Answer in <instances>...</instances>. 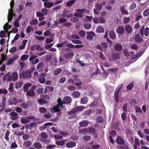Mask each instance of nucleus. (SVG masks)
Listing matches in <instances>:
<instances>
[{
  "instance_id": "f257e3e1",
  "label": "nucleus",
  "mask_w": 149,
  "mask_h": 149,
  "mask_svg": "<svg viewBox=\"0 0 149 149\" xmlns=\"http://www.w3.org/2000/svg\"><path fill=\"white\" fill-rule=\"evenodd\" d=\"M86 10V9H78L76 10L77 13H75L74 15L76 17H82L83 16V14L84 12Z\"/></svg>"
},
{
  "instance_id": "f03ea898",
  "label": "nucleus",
  "mask_w": 149,
  "mask_h": 149,
  "mask_svg": "<svg viewBox=\"0 0 149 149\" xmlns=\"http://www.w3.org/2000/svg\"><path fill=\"white\" fill-rule=\"evenodd\" d=\"M22 78L23 79H29L31 77V73L30 71L27 70L23 72L22 74Z\"/></svg>"
},
{
  "instance_id": "7ed1b4c3",
  "label": "nucleus",
  "mask_w": 149,
  "mask_h": 149,
  "mask_svg": "<svg viewBox=\"0 0 149 149\" xmlns=\"http://www.w3.org/2000/svg\"><path fill=\"white\" fill-rule=\"evenodd\" d=\"M87 36L86 39L88 40H91L95 37V35L93 31L86 32Z\"/></svg>"
},
{
  "instance_id": "20e7f679",
  "label": "nucleus",
  "mask_w": 149,
  "mask_h": 149,
  "mask_svg": "<svg viewBox=\"0 0 149 149\" xmlns=\"http://www.w3.org/2000/svg\"><path fill=\"white\" fill-rule=\"evenodd\" d=\"M116 142L118 144L120 145H124L125 144L124 140L120 136H117Z\"/></svg>"
},
{
  "instance_id": "39448f33",
  "label": "nucleus",
  "mask_w": 149,
  "mask_h": 149,
  "mask_svg": "<svg viewBox=\"0 0 149 149\" xmlns=\"http://www.w3.org/2000/svg\"><path fill=\"white\" fill-rule=\"evenodd\" d=\"M116 31L119 34L122 35L123 34L125 31L124 27L121 25L118 26L117 28Z\"/></svg>"
},
{
  "instance_id": "423d86ee",
  "label": "nucleus",
  "mask_w": 149,
  "mask_h": 149,
  "mask_svg": "<svg viewBox=\"0 0 149 149\" xmlns=\"http://www.w3.org/2000/svg\"><path fill=\"white\" fill-rule=\"evenodd\" d=\"M125 29L128 34L132 33L133 31V29L132 26L130 24H127L125 26Z\"/></svg>"
},
{
  "instance_id": "0eeeda50",
  "label": "nucleus",
  "mask_w": 149,
  "mask_h": 149,
  "mask_svg": "<svg viewBox=\"0 0 149 149\" xmlns=\"http://www.w3.org/2000/svg\"><path fill=\"white\" fill-rule=\"evenodd\" d=\"M135 40L138 43H140L143 41V39L139 34H136L135 37Z\"/></svg>"
},
{
  "instance_id": "6e6552de",
  "label": "nucleus",
  "mask_w": 149,
  "mask_h": 149,
  "mask_svg": "<svg viewBox=\"0 0 149 149\" xmlns=\"http://www.w3.org/2000/svg\"><path fill=\"white\" fill-rule=\"evenodd\" d=\"M114 48L116 51H120L123 49V46L121 44L118 43H117L114 45Z\"/></svg>"
},
{
  "instance_id": "1a4fd4ad",
  "label": "nucleus",
  "mask_w": 149,
  "mask_h": 149,
  "mask_svg": "<svg viewBox=\"0 0 149 149\" xmlns=\"http://www.w3.org/2000/svg\"><path fill=\"white\" fill-rule=\"evenodd\" d=\"M10 115L11 117V119L13 120H16L18 118L17 113L14 111L11 112Z\"/></svg>"
},
{
  "instance_id": "9d476101",
  "label": "nucleus",
  "mask_w": 149,
  "mask_h": 149,
  "mask_svg": "<svg viewBox=\"0 0 149 149\" xmlns=\"http://www.w3.org/2000/svg\"><path fill=\"white\" fill-rule=\"evenodd\" d=\"M126 6L127 7V6H126L123 5L120 8V11L123 14L127 15L128 14V11L126 10Z\"/></svg>"
},
{
  "instance_id": "9b49d317",
  "label": "nucleus",
  "mask_w": 149,
  "mask_h": 149,
  "mask_svg": "<svg viewBox=\"0 0 149 149\" xmlns=\"http://www.w3.org/2000/svg\"><path fill=\"white\" fill-rule=\"evenodd\" d=\"M63 100L65 104H69L71 102L72 100L71 98L69 96H65L63 98Z\"/></svg>"
},
{
  "instance_id": "f8f14e48",
  "label": "nucleus",
  "mask_w": 149,
  "mask_h": 149,
  "mask_svg": "<svg viewBox=\"0 0 149 149\" xmlns=\"http://www.w3.org/2000/svg\"><path fill=\"white\" fill-rule=\"evenodd\" d=\"M89 122L86 120H83L79 123L80 126L83 127L87 126L89 124Z\"/></svg>"
},
{
  "instance_id": "ddd939ff",
  "label": "nucleus",
  "mask_w": 149,
  "mask_h": 149,
  "mask_svg": "<svg viewBox=\"0 0 149 149\" xmlns=\"http://www.w3.org/2000/svg\"><path fill=\"white\" fill-rule=\"evenodd\" d=\"M37 102L41 106L43 105V104H45L47 103V100L42 98L38 99Z\"/></svg>"
},
{
  "instance_id": "4468645a",
  "label": "nucleus",
  "mask_w": 149,
  "mask_h": 149,
  "mask_svg": "<svg viewBox=\"0 0 149 149\" xmlns=\"http://www.w3.org/2000/svg\"><path fill=\"white\" fill-rule=\"evenodd\" d=\"M76 143L73 141H70L66 143V146L69 148H72L76 145Z\"/></svg>"
},
{
  "instance_id": "2eb2a0df",
  "label": "nucleus",
  "mask_w": 149,
  "mask_h": 149,
  "mask_svg": "<svg viewBox=\"0 0 149 149\" xmlns=\"http://www.w3.org/2000/svg\"><path fill=\"white\" fill-rule=\"evenodd\" d=\"M109 36L111 39H115L116 38V36L114 31L112 30H111L109 33Z\"/></svg>"
},
{
  "instance_id": "dca6fc26",
  "label": "nucleus",
  "mask_w": 149,
  "mask_h": 149,
  "mask_svg": "<svg viewBox=\"0 0 149 149\" xmlns=\"http://www.w3.org/2000/svg\"><path fill=\"white\" fill-rule=\"evenodd\" d=\"M3 80L4 81H6V80L7 81H12V76L8 74V73L4 76Z\"/></svg>"
},
{
  "instance_id": "f3484780",
  "label": "nucleus",
  "mask_w": 149,
  "mask_h": 149,
  "mask_svg": "<svg viewBox=\"0 0 149 149\" xmlns=\"http://www.w3.org/2000/svg\"><path fill=\"white\" fill-rule=\"evenodd\" d=\"M13 10H9V13L8 15V22H10L13 18Z\"/></svg>"
},
{
  "instance_id": "a211bd4d",
  "label": "nucleus",
  "mask_w": 149,
  "mask_h": 149,
  "mask_svg": "<svg viewBox=\"0 0 149 149\" xmlns=\"http://www.w3.org/2000/svg\"><path fill=\"white\" fill-rule=\"evenodd\" d=\"M43 5L44 6L47 8H51L54 5V3L52 2H44Z\"/></svg>"
},
{
  "instance_id": "6ab92c4d",
  "label": "nucleus",
  "mask_w": 149,
  "mask_h": 149,
  "mask_svg": "<svg viewBox=\"0 0 149 149\" xmlns=\"http://www.w3.org/2000/svg\"><path fill=\"white\" fill-rule=\"evenodd\" d=\"M27 95L29 97H34L35 95V93L32 89H30L26 92Z\"/></svg>"
},
{
  "instance_id": "aec40b11",
  "label": "nucleus",
  "mask_w": 149,
  "mask_h": 149,
  "mask_svg": "<svg viewBox=\"0 0 149 149\" xmlns=\"http://www.w3.org/2000/svg\"><path fill=\"white\" fill-rule=\"evenodd\" d=\"M65 139H62L61 141H56V144L58 146H63L65 144Z\"/></svg>"
},
{
  "instance_id": "412c9836",
  "label": "nucleus",
  "mask_w": 149,
  "mask_h": 149,
  "mask_svg": "<svg viewBox=\"0 0 149 149\" xmlns=\"http://www.w3.org/2000/svg\"><path fill=\"white\" fill-rule=\"evenodd\" d=\"M31 86V84L30 83H27L24 85L23 86L24 91V92H27L29 89V87Z\"/></svg>"
},
{
  "instance_id": "4be33fe9",
  "label": "nucleus",
  "mask_w": 149,
  "mask_h": 149,
  "mask_svg": "<svg viewBox=\"0 0 149 149\" xmlns=\"http://www.w3.org/2000/svg\"><path fill=\"white\" fill-rule=\"evenodd\" d=\"M12 76V80L15 81L17 80L18 78V74L17 72H14L13 73Z\"/></svg>"
},
{
  "instance_id": "5701e85b",
  "label": "nucleus",
  "mask_w": 149,
  "mask_h": 149,
  "mask_svg": "<svg viewBox=\"0 0 149 149\" xmlns=\"http://www.w3.org/2000/svg\"><path fill=\"white\" fill-rule=\"evenodd\" d=\"M96 31L97 33H102L104 31V29L102 26H99L97 28Z\"/></svg>"
},
{
  "instance_id": "b1692460",
  "label": "nucleus",
  "mask_w": 149,
  "mask_h": 149,
  "mask_svg": "<svg viewBox=\"0 0 149 149\" xmlns=\"http://www.w3.org/2000/svg\"><path fill=\"white\" fill-rule=\"evenodd\" d=\"M39 46H40V45H34L31 47L30 49L31 50L33 51H35L37 50H38V48H39Z\"/></svg>"
},
{
  "instance_id": "393cba45",
  "label": "nucleus",
  "mask_w": 149,
  "mask_h": 149,
  "mask_svg": "<svg viewBox=\"0 0 149 149\" xmlns=\"http://www.w3.org/2000/svg\"><path fill=\"white\" fill-rule=\"evenodd\" d=\"M95 7L97 10H102V4L101 3H96Z\"/></svg>"
},
{
  "instance_id": "a878e982",
  "label": "nucleus",
  "mask_w": 149,
  "mask_h": 149,
  "mask_svg": "<svg viewBox=\"0 0 149 149\" xmlns=\"http://www.w3.org/2000/svg\"><path fill=\"white\" fill-rule=\"evenodd\" d=\"M74 55V53L73 52H68L65 54L64 57L66 58H68L70 57H72Z\"/></svg>"
},
{
  "instance_id": "bb28decb",
  "label": "nucleus",
  "mask_w": 149,
  "mask_h": 149,
  "mask_svg": "<svg viewBox=\"0 0 149 149\" xmlns=\"http://www.w3.org/2000/svg\"><path fill=\"white\" fill-rule=\"evenodd\" d=\"M61 71L62 70L61 68H57L55 69L54 71L53 72V74L55 76L57 75L60 73Z\"/></svg>"
},
{
  "instance_id": "cd10ccee",
  "label": "nucleus",
  "mask_w": 149,
  "mask_h": 149,
  "mask_svg": "<svg viewBox=\"0 0 149 149\" xmlns=\"http://www.w3.org/2000/svg\"><path fill=\"white\" fill-rule=\"evenodd\" d=\"M80 93L77 91H74L72 93V96L76 98L79 97L80 96Z\"/></svg>"
},
{
  "instance_id": "c85d7f7f",
  "label": "nucleus",
  "mask_w": 149,
  "mask_h": 149,
  "mask_svg": "<svg viewBox=\"0 0 149 149\" xmlns=\"http://www.w3.org/2000/svg\"><path fill=\"white\" fill-rule=\"evenodd\" d=\"M34 145L35 148L37 149H40L42 147V145L39 142H36L34 143Z\"/></svg>"
},
{
  "instance_id": "c756f323",
  "label": "nucleus",
  "mask_w": 149,
  "mask_h": 149,
  "mask_svg": "<svg viewBox=\"0 0 149 149\" xmlns=\"http://www.w3.org/2000/svg\"><path fill=\"white\" fill-rule=\"evenodd\" d=\"M86 107L84 106H77L75 108L76 111H78L81 112L85 109Z\"/></svg>"
},
{
  "instance_id": "7c9ffc66",
  "label": "nucleus",
  "mask_w": 149,
  "mask_h": 149,
  "mask_svg": "<svg viewBox=\"0 0 149 149\" xmlns=\"http://www.w3.org/2000/svg\"><path fill=\"white\" fill-rule=\"evenodd\" d=\"M17 102V100L16 98L15 97H13L10 102V105H16Z\"/></svg>"
},
{
  "instance_id": "2f4dec72",
  "label": "nucleus",
  "mask_w": 149,
  "mask_h": 149,
  "mask_svg": "<svg viewBox=\"0 0 149 149\" xmlns=\"http://www.w3.org/2000/svg\"><path fill=\"white\" fill-rule=\"evenodd\" d=\"M38 22L37 19H33L31 21H29V23L30 25H37Z\"/></svg>"
},
{
  "instance_id": "473e14b6",
  "label": "nucleus",
  "mask_w": 149,
  "mask_h": 149,
  "mask_svg": "<svg viewBox=\"0 0 149 149\" xmlns=\"http://www.w3.org/2000/svg\"><path fill=\"white\" fill-rule=\"evenodd\" d=\"M130 20V17H125L124 18L123 20V23L124 24H127L129 22Z\"/></svg>"
},
{
  "instance_id": "72a5a7b5",
  "label": "nucleus",
  "mask_w": 149,
  "mask_h": 149,
  "mask_svg": "<svg viewBox=\"0 0 149 149\" xmlns=\"http://www.w3.org/2000/svg\"><path fill=\"white\" fill-rule=\"evenodd\" d=\"M112 58L115 60H116L119 58V54L117 53H114L112 54Z\"/></svg>"
},
{
  "instance_id": "f704fd0d",
  "label": "nucleus",
  "mask_w": 149,
  "mask_h": 149,
  "mask_svg": "<svg viewBox=\"0 0 149 149\" xmlns=\"http://www.w3.org/2000/svg\"><path fill=\"white\" fill-rule=\"evenodd\" d=\"M134 85L133 83H131L130 84H129L127 85V91H130L134 87Z\"/></svg>"
},
{
  "instance_id": "c9c22d12",
  "label": "nucleus",
  "mask_w": 149,
  "mask_h": 149,
  "mask_svg": "<svg viewBox=\"0 0 149 149\" xmlns=\"http://www.w3.org/2000/svg\"><path fill=\"white\" fill-rule=\"evenodd\" d=\"M21 122L22 123L25 124L29 123L30 122V121L27 118H23L21 119Z\"/></svg>"
},
{
  "instance_id": "e433bc0d",
  "label": "nucleus",
  "mask_w": 149,
  "mask_h": 149,
  "mask_svg": "<svg viewBox=\"0 0 149 149\" xmlns=\"http://www.w3.org/2000/svg\"><path fill=\"white\" fill-rule=\"evenodd\" d=\"M88 101V99L87 97H84L82 98L81 100V103L83 104H85L87 103Z\"/></svg>"
},
{
  "instance_id": "4c0bfd02",
  "label": "nucleus",
  "mask_w": 149,
  "mask_h": 149,
  "mask_svg": "<svg viewBox=\"0 0 149 149\" xmlns=\"http://www.w3.org/2000/svg\"><path fill=\"white\" fill-rule=\"evenodd\" d=\"M75 0H70L66 3V6H67L70 7L75 3Z\"/></svg>"
},
{
  "instance_id": "58836bf2",
  "label": "nucleus",
  "mask_w": 149,
  "mask_h": 149,
  "mask_svg": "<svg viewBox=\"0 0 149 149\" xmlns=\"http://www.w3.org/2000/svg\"><path fill=\"white\" fill-rule=\"evenodd\" d=\"M58 103L57 106L58 107L62 106V105L63 104H65V103H64L63 100V101H62L61 98H58Z\"/></svg>"
},
{
  "instance_id": "ea45409f",
  "label": "nucleus",
  "mask_w": 149,
  "mask_h": 149,
  "mask_svg": "<svg viewBox=\"0 0 149 149\" xmlns=\"http://www.w3.org/2000/svg\"><path fill=\"white\" fill-rule=\"evenodd\" d=\"M38 81L41 84H44L46 81V79L44 77H40L38 78Z\"/></svg>"
},
{
  "instance_id": "a19ab883",
  "label": "nucleus",
  "mask_w": 149,
  "mask_h": 149,
  "mask_svg": "<svg viewBox=\"0 0 149 149\" xmlns=\"http://www.w3.org/2000/svg\"><path fill=\"white\" fill-rule=\"evenodd\" d=\"M39 110L40 112L43 113H46L47 111L46 109L44 107H42L39 108Z\"/></svg>"
},
{
  "instance_id": "79ce46f5",
  "label": "nucleus",
  "mask_w": 149,
  "mask_h": 149,
  "mask_svg": "<svg viewBox=\"0 0 149 149\" xmlns=\"http://www.w3.org/2000/svg\"><path fill=\"white\" fill-rule=\"evenodd\" d=\"M76 87L73 85H69L68 87V89L70 91H74L76 90Z\"/></svg>"
},
{
  "instance_id": "37998d69",
  "label": "nucleus",
  "mask_w": 149,
  "mask_h": 149,
  "mask_svg": "<svg viewBox=\"0 0 149 149\" xmlns=\"http://www.w3.org/2000/svg\"><path fill=\"white\" fill-rule=\"evenodd\" d=\"M84 26L85 28L86 29H89L91 27V24L89 23H86L84 24Z\"/></svg>"
},
{
  "instance_id": "c03bdc74",
  "label": "nucleus",
  "mask_w": 149,
  "mask_h": 149,
  "mask_svg": "<svg viewBox=\"0 0 149 149\" xmlns=\"http://www.w3.org/2000/svg\"><path fill=\"white\" fill-rule=\"evenodd\" d=\"M143 15L144 17L148 16L149 15V9H147L143 12Z\"/></svg>"
},
{
  "instance_id": "a18cd8bd",
  "label": "nucleus",
  "mask_w": 149,
  "mask_h": 149,
  "mask_svg": "<svg viewBox=\"0 0 149 149\" xmlns=\"http://www.w3.org/2000/svg\"><path fill=\"white\" fill-rule=\"evenodd\" d=\"M28 57L27 55H23L20 58V59L22 61H25L28 59Z\"/></svg>"
},
{
  "instance_id": "49530a36",
  "label": "nucleus",
  "mask_w": 149,
  "mask_h": 149,
  "mask_svg": "<svg viewBox=\"0 0 149 149\" xmlns=\"http://www.w3.org/2000/svg\"><path fill=\"white\" fill-rule=\"evenodd\" d=\"M41 136L43 139H46L48 138V135L45 132H42L40 134Z\"/></svg>"
},
{
  "instance_id": "de8ad7c7",
  "label": "nucleus",
  "mask_w": 149,
  "mask_h": 149,
  "mask_svg": "<svg viewBox=\"0 0 149 149\" xmlns=\"http://www.w3.org/2000/svg\"><path fill=\"white\" fill-rule=\"evenodd\" d=\"M23 85V83L22 82H20L17 83L15 85V88H18L21 87Z\"/></svg>"
},
{
  "instance_id": "09e8293b",
  "label": "nucleus",
  "mask_w": 149,
  "mask_h": 149,
  "mask_svg": "<svg viewBox=\"0 0 149 149\" xmlns=\"http://www.w3.org/2000/svg\"><path fill=\"white\" fill-rule=\"evenodd\" d=\"M92 113L91 109L85 111L83 113L84 115H89Z\"/></svg>"
},
{
  "instance_id": "8fccbe9b",
  "label": "nucleus",
  "mask_w": 149,
  "mask_h": 149,
  "mask_svg": "<svg viewBox=\"0 0 149 149\" xmlns=\"http://www.w3.org/2000/svg\"><path fill=\"white\" fill-rule=\"evenodd\" d=\"M149 28L148 27H146L144 30V34L146 36H148Z\"/></svg>"
},
{
  "instance_id": "3c124183",
  "label": "nucleus",
  "mask_w": 149,
  "mask_h": 149,
  "mask_svg": "<svg viewBox=\"0 0 149 149\" xmlns=\"http://www.w3.org/2000/svg\"><path fill=\"white\" fill-rule=\"evenodd\" d=\"M72 43L74 44H82V42L80 40H76V39H73L72 40Z\"/></svg>"
},
{
  "instance_id": "603ef678",
  "label": "nucleus",
  "mask_w": 149,
  "mask_h": 149,
  "mask_svg": "<svg viewBox=\"0 0 149 149\" xmlns=\"http://www.w3.org/2000/svg\"><path fill=\"white\" fill-rule=\"evenodd\" d=\"M34 124L36 125V123L31 122V123H29L28 125H25V127L26 128V129H27V128L30 129V127H31L33 126Z\"/></svg>"
},
{
  "instance_id": "864d4df0",
  "label": "nucleus",
  "mask_w": 149,
  "mask_h": 149,
  "mask_svg": "<svg viewBox=\"0 0 149 149\" xmlns=\"http://www.w3.org/2000/svg\"><path fill=\"white\" fill-rule=\"evenodd\" d=\"M70 38H75L77 39H80L79 37L77 35L73 34L70 36Z\"/></svg>"
},
{
  "instance_id": "5fc2aeb1",
  "label": "nucleus",
  "mask_w": 149,
  "mask_h": 149,
  "mask_svg": "<svg viewBox=\"0 0 149 149\" xmlns=\"http://www.w3.org/2000/svg\"><path fill=\"white\" fill-rule=\"evenodd\" d=\"M23 139L24 140H27L30 138V136L28 134H25L23 136Z\"/></svg>"
},
{
  "instance_id": "6e6d98bb",
  "label": "nucleus",
  "mask_w": 149,
  "mask_h": 149,
  "mask_svg": "<svg viewBox=\"0 0 149 149\" xmlns=\"http://www.w3.org/2000/svg\"><path fill=\"white\" fill-rule=\"evenodd\" d=\"M44 66V63L43 62L39 63L37 66V68L39 69L42 68Z\"/></svg>"
},
{
  "instance_id": "4d7b16f0",
  "label": "nucleus",
  "mask_w": 149,
  "mask_h": 149,
  "mask_svg": "<svg viewBox=\"0 0 149 149\" xmlns=\"http://www.w3.org/2000/svg\"><path fill=\"white\" fill-rule=\"evenodd\" d=\"M135 111L136 112L142 113V111L141 108L138 107H135Z\"/></svg>"
},
{
  "instance_id": "13d9d810",
  "label": "nucleus",
  "mask_w": 149,
  "mask_h": 149,
  "mask_svg": "<svg viewBox=\"0 0 149 149\" xmlns=\"http://www.w3.org/2000/svg\"><path fill=\"white\" fill-rule=\"evenodd\" d=\"M10 132L8 130H7V131L6 132V133L5 134V138L7 141H8L9 139L8 136L10 134Z\"/></svg>"
},
{
  "instance_id": "bf43d9fd",
  "label": "nucleus",
  "mask_w": 149,
  "mask_h": 149,
  "mask_svg": "<svg viewBox=\"0 0 149 149\" xmlns=\"http://www.w3.org/2000/svg\"><path fill=\"white\" fill-rule=\"evenodd\" d=\"M0 36L1 38H3L6 36V34L4 31H1L0 32Z\"/></svg>"
},
{
  "instance_id": "052dcab7",
  "label": "nucleus",
  "mask_w": 149,
  "mask_h": 149,
  "mask_svg": "<svg viewBox=\"0 0 149 149\" xmlns=\"http://www.w3.org/2000/svg\"><path fill=\"white\" fill-rule=\"evenodd\" d=\"M67 20L64 18H61L59 20V22L60 23L62 24L66 22Z\"/></svg>"
},
{
  "instance_id": "680f3d73",
  "label": "nucleus",
  "mask_w": 149,
  "mask_h": 149,
  "mask_svg": "<svg viewBox=\"0 0 149 149\" xmlns=\"http://www.w3.org/2000/svg\"><path fill=\"white\" fill-rule=\"evenodd\" d=\"M131 48L137 50L138 49V47L137 45L135 44H133L131 46Z\"/></svg>"
},
{
  "instance_id": "e2e57ef3",
  "label": "nucleus",
  "mask_w": 149,
  "mask_h": 149,
  "mask_svg": "<svg viewBox=\"0 0 149 149\" xmlns=\"http://www.w3.org/2000/svg\"><path fill=\"white\" fill-rule=\"evenodd\" d=\"M79 20V19L76 17H73L72 18H71L70 20L73 22H76Z\"/></svg>"
},
{
  "instance_id": "0e129e2a",
  "label": "nucleus",
  "mask_w": 149,
  "mask_h": 149,
  "mask_svg": "<svg viewBox=\"0 0 149 149\" xmlns=\"http://www.w3.org/2000/svg\"><path fill=\"white\" fill-rule=\"evenodd\" d=\"M41 12L42 13V14H44V15H47V14L48 13V10H47L45 8H42L41 10Z\"/></svg>"
},
{
  "instance_id": "69168bd1",
  "label": "nucleus",
  "mask_w": 149,
  "mask_h": 149,
  "mask_svg": "<svg viewBox=\"0 0 149 149\" xmlns=\"http://www.w3.org/2000/svg\"><path fill=\"white\" fill-rule=\"evenodd\" d=\"M8 93V91L6 89H0V94L3 93L4 94H7Z\"/></svg>"
},
{
  "instance_id": "338daca9",
  "label": "nucleus",
  "mask_w": 149,
  "mask_h": 149,
  "mask_svg": "<svg viewBox=\"0 0 149 149\" xmlns=\"http://www.w3.org/2000/svg\"><path fill=\"white\" fill-rule=\"evenodd\" d=\"M9 22H8L6 23L5 25H4L3 27V29L5 30L6 32H8V27L9 26Z\"/></svg>"
},
{
  "instance_id": "774afa93",
  "label": "nucleus",
  "mask_w": 149,
  "mask_h": 149,
  "mask_svg": "<svg viewBox=\"0 0 149 149\" xmlns=\"http://www.w3.org/2000/svg\"><path fill=\"white\" fill-rule=\"evenodd\" d=\"M32 144L31 142L30 141L25 142L24 143L25 146L26 147H29Z\"/></svg>"
}]
</instances>
